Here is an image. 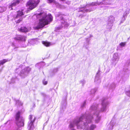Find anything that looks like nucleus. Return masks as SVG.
<instances>
[{"label":"nucleus","instance_id":"25","mask_svg":"<svg viewBox=\"0 0 130 130\" xmlns=\"http://www.w3.org/2000/svg\"><path fill=\"white\" fill-rule=\"evenodd\" d=\"M125 43L123 42H122L120 44V45L122 46H124V45H125Z\"/></svg>","mask_w":130,"mask_h":130},{"label":"nucleus","instance_id":"5","mask_svg":"<svg viewBox=\"0 0 130 130\" xmlns=\"http://www.w3.org/2000/svg\"><path fill=\"white\" fill-rule=\"evenodd\" d=\"M58 17L60 18L61 25L60 27H59L56 28L55 30L56 31H57L58 30L63 27H67L68 26V23L67 22H66L65 20H64L62 17V16L61 14H59L58 15Z\"/></svg>","mask_w":130,"mask_h":130},{"label":"nucleus","instance_id":"10","mask_svg":"<svg viewBox=\"0 0 130 130\" xmlns=\"http://www.w3.org/2000/svg\"><path fill=\"white\" fill-rule=\"evenodd\" d=\"M115 20L114 18L112 16H111L109 17L108 20V23L107 25L108 28L110 29L113 25V22Z\"/></svg>","mask_w":130,"mask_h":130},{"label":"nucleus","instance_id":"6","mask_svg":"<svg viewBox=\"0 0 130 130\" xmlns=\"http://www.w3.org/2000/svg\"><path fill=\"white\" fill-rule=\"evenodd\" d=\"M29 119V121L28 123V128L29 130H32L34 127L33 123L35 120V118L32 115H30Z\"/></svg>","mask_w":130,"mask_h":130},{"label":"nucleus","instance_id":"21","mask_svg":"<svg viewBox=\"0 0 130 130\" xmlns=\"http://www.w3.org/2000/svg\"><path fill=\"white\" fill-rule=\"evenodd\" d=\"M96 89H92L90 91V94H94V93L97 91Z\"/></svg>","mask_w":130,"mask_h":130},{"label":"nucleus","instance_id":"24","mask_svg":"<svg viewBox=\"0 0 130 130\" xmlns=\"http://www.w3.org/2000/svg\"><path fill=\"white\" fill-rule=\"evenodd\" d=\"M126 94L128 96H130V90L126 91Z\"/></svg>","mask_w":130,"mask_h":130},{"label":"nucleus","instance_id":"22","mask_svg":"<svg viewBox=\"0 0 130 130\" xmlns=\"http://www.w3.org/2000/svg\"><path fill=\"white\" fill-rule=\"evenodd\" d=\"M16 103L17 104L19 105H22L23 104V103L19 100L17 101Z\"/></svg>","mask_w":130,"mask_h":130},{"label":"nucleus","instance_id":"36","mask_svg":"<svg viewBox=\"0 0 130 130\" xmlns=\"http://www.w3.org/2000/svg\"><path fill=\"white\" fill-rule=\"evenodd\" d=\"M92 35H90V37H92Z\"/></svg>","mask_w":130,"mask_h":130},{"label":"nucleus","instance_id":"37","mask_svg":"<svg viewBox=\"0 0 130 130\" xmlns=\"http://www.w3.org/2000/svg\"><path fill=\"white\" fill-rule=\"evenodd\" d=\"M71 130H76V129L73 128Z\"/></svg>","mask_w":130,"mask_h":130},{"label":"nucleus","instance_id":"30","mask_svg":"<svg viewBox=\"0 0 130 130\" xmlns=\"http://www.w3.org/2000/svg\"><path fill=\"white\" fill-rule=\"evenodd\" d=\"M113 126L112 125H111L109 129V130H112L113 128Z\"/></svg>","mask_w":130,"mask_h":130},{"label":"nucleus","instance_id":"38","mask_svg":"<svg viewBox=\"0 0 130 130\" xmlns=\"http://www.w3.org/2000/svg\"><path fill=\"white\" fill-rule=\"evenodd\" d=\"M17 130H20V129H18Z\"/></svg>","mask_w":130,"mask_h":130},{"label":"nucleus","instance_id":"1","mask_svg":"<svg viewBox=\"0 0 130 130\" xmlns=\"http://www.w3.org/2000/svg\"><path fill=\"white\" fill-rule=\"evenodd\" d=\"M98 105L96 104H93L90 109L89 115L85 113L82 115L79 119L74 120L70 123L69 127H73L76 125L78 129H83L85 130H94L96 127L95 125L92 124L90 126L89 123L92 122L93 118H95L96 123H98L100 120V117L99 115V111L98 108Z\"/></svg>","mask_w":130,"mask_h":130},{"label":"nucleus","instance_id":"7","mask_svg":"<svg viewBox=\"0 0 130 130\" xmlns=\"http://www.w3.org/2000/svg\"><path fill=\"white\" fill-rule=\"evenodd\" d=\"M22 11H19L17 12V14L14 16V18L15 19V22L17 23H19L22 21V15L24 14Z\"/></svg>","mask_w":130,"mask_h":130},{"label":"nucleus","instance_id":"3","mask_svg":"<svg viewBox=\"0 0 130 130\" xmlns=\"http://www.w3.org/2000/svg\"><path fill=\"white\" fill-rule=\"evenodd\" d=\"M20 112L18 111L16 115L15 119L16 124L18 127H21L24 125V120L23 118L20 116Z\"/></svg>","mask_w":130,"mask_h":130},{"label":"nucleus","instance_id":"12","mask_svg":"<svg viewBox=\"0 0 130 130\" xmlns=\"http://www.w3.org/2000/svg\"><path fill=\"white\" fill-rule=\"evenodd\" d=\"M26 37L25 36L19 35L14 38V39L17 40H21L22 41H25V39Z\"/></svg>","mask_w":130,"mask_h":130},{"label":"nucleus","instance_id":"15","mask_svg":"<svg viewBox=\"0 0 130 130\" xmlns=\"http://www.w3.org/2000/svg\"><path fill=\"white\" fill-rule=\"evenodd\" d=\"M100 71L99 70L98 72L97 73L96 75L95 76V82H96L97 83H100L101 82V81L100 79H99V75L98 74L100 72Z\"/></svg>","mask_w":130,"mask_h":130},{"label":"nucleus","instance_id":"33","mask_svg":"<svg viewBox=\"0 0 130 130\" xmlns=\"http://www.w3.org/2000/svg\"><path fill=\"white\" fill-rule=\"evenodd\" d=\"M82 83V84H85V82L84 80H83L82 81H81Z\"/></svg>","mask_w":130,"mask_h":130},{"label":"nucleus","instance_id":"2","mask_svg":"<svg viewBox=\"0 0 130 130\" xmlns=\"http://www.w3.org/2000/svg\"><path fill=\"white\" fill-rule=\"evenodd\" d=\"M37 19H39V22L35 23L34 28L38 29L43 27L45 25L48 24L52 20V17L51 14L47 15L45 12H41L36 15Z\"/></svg>","mask_w":130,"mask_h":130},{"label":"nucleus","instance_id":"34","mask_svg":"<svg viewBox=\"0 0 130 130\" xmlns=\"http://www.w3.org/2000/svg\"><path fill=\"white\" fill-rule=\"evenodd\" d=\"M41 94L42 95H43V96H44V95H45V94H44V93H41Z\"/></svg>","mask_w":130,"mask_h":130},{"label":"nucleus","instance_id":"9","mask_svg":"<svg viewBox=\"0 0 130 130\" xmlns=\"http://www.w3.org/2000/svg\"><path fill=\"white\" fill-rule=\"evenodd\" d=\"M108 103V102L106 100L104 99L102 101V107L101 109V111L104 112L106 111Z\"/></svg>","mask_w":130,"mask_h":130},{"label":"nucleus","instance_id":"19","mask_svg":"<svg viewBox=\"0 0 130 130\" xmlns=\"http://www.w3.org/2000/svg\"><path fill=\"white\" fill-rule=\"evenodd\" d=\"M8 61L7 59H4L0 61V66L1 65H3L6 62Z\"/></svg>","mask_w":130,"mask_h":130},{"label":"nucleus","instance_id":"35","mask_svg":"<svg viewBox=\"0 0 130 130\" xmlns=\"http://www.w3.org/2000/svg\"><path fill=\"white\" fill-rule=\"evenodd\" d=\"M2 16L0 14V19L2 17Z\"/></svg>","mask_w":130,"mask_h":130},{"label":"nucleus","instance_id":"18","mask_svg":"<svg viewBox=\"0 0 130 130\" xmlns=\"http://www.w3.org/2000/svg\"><path fill=\"white\" fill-rule=\"evenodd\" d=\"M42 42L43 44H44L45 46L47 47L51 45L50 43L48 42L42 41Z\"/></svg>","mask_w":130,"mask_h":130},{"label":"nucleus","instance_id":"26","mask_svg":"<svg viewBox=\"0 0 130 130\" xmlns=\"http://www.w3.org/2000/svg\"><path fill=\"white\" fill-rule=\"evenodd\" d=\"M15 79L14 78H12L11 79V82L12 83H14L15 82Z\"/></svg>","mask_w":130,"mask_h":130},{"label":"nucleus","instance_id":"16","mask_svg":"<svg viewBox=\"0 0 130 130\" xmlns=\"http://www.w3.org/2000/svg\"><path fill=\"white\" fill-rule=\"evenodd\" d=\"M128 13H127L126 12H125L123 13V18H122V20L124 21L126 19V17Z\"/></svg>","mask_w":130,"mask_h":130},{"label":"nucleus","instance_id":"28","mask_svg":"<svg viewBox=\"0 0 130 130\" xmlns=\"http://www.w3.org/2000/svg\"><path fill=\"white\" fill-rule=\"evenodd\" d=\"M48 2L49 3H51L52 2H54V0H48Z\"/></svg>","mask_w":130,"mask_h":130},{"label":"nucleus","instance_id":"17","mask_svg":"<svg viewBox=\"0 0 130 130\" xmlns=\"http://www.w3.org/2000/svg\"><path fill=\"white\" fill-rule=\"evenodd\" d=\"M89 10L85 8H82L81 9H80V10L78 11L79 12L82 11L83 12H87Z\"/></svg>","mask_w":130,"mask_h":130},{"label":"nucleus","instance_id":"31","mask_svg":"<svg viewBox=\"0 0 130 130\" xmlns=\"http://www.w3.org/2000/svg\"><path fill=\"white\" fill-rule=\"evenodd\" d=\"M20 70L19 68H17L15 70V72H18V71L19 70Z\"/></svg>","mask_w":130,"mask_h":130},{"label":"nucleus","instance_id":"27","mask_svg":"<svg viewBox=\"0 0 130 130\" xmlns=\"http://www.w3.org/2000/svg\"><path fill=\"white\" fill-rule=\"evenodd\" d=\"M58 70V69L57 68H55L54 69L53 72H57Z\"/></svg>","mask_w":130,"mask_h":130},{"label":"nucleus","instance_id":"11","mask_svg":"<svg viewBox=\"0 0 130 130\" xmlns=\"http://www.w3.org/2000/svg\"><path fill=\"white\" fill-rule=\"evenodd\" d=\"M23 0H15L12 1L11 4L9 6V8L10 10H11L13 9L12 7L15 6L16 5H18L20 3V1H22Z\"/></svg>","mask_w":130,"mask_h":130},{"label":"nucleus","instance_id":"4","mask_svg":"<svg viewBox=\"0 0 130 130\" xmlns=\"http://www.w3.org/2000/svg\"><path fill=\"white\" fill-rule=\"evenodd\" d=\"M40 2V0H30L27 3V7L31 10L36 7Z\"/></svg>","mask_w":130,"mask_h":130},{"label":"nucleus","instance_id":"23","mask_svg":"<svg viewBox=\"0 0 130 130\" xmlns=\"http://www.w3.org/2000/svg\"><path fill=\"white\" fill-rule=\"evenodd\" d=\"M86 105V102L84 101L82 104L81 105V107L82 108L84 107Z\"/></svg>","mask_w":130,"mask_h":130},{"label":"nucleus","instance_id":"29","mask_svg":"<svg viewBox=\"0 0 130 130\" xmlns=\"http://www.w3.org/2000/svg\"><path fill=\"white\" fill-rule=\"evenodd\" d=\"M43 84L44 85H46V84H47V81H43Z\"/></svg>","mask_w":130,"mask_h":130},{"label":"nucleus","instance_id":"13","mask_svg":"<svg viewBox=\"0 0 130 130\" xmlns=\"http://www.w3.org/2000/svg\"><path fill=\"white\" fill-rule=\"evenodd\" d=\"M31 29V28L29 27L28 28L25 27H21L20 29V31L23 32H26L29 31Z\"/></svg>","mask_w":130,"mask_h":130},{"label":"nucleus","instance_id":"32","mask_svg":"<svg viewBox=\"0 0 130 130\" xmlns=\"http://www.w3.org/2000/svg\"><path fill=\"white\" fill-rule=\"evenodd\" d=\"M96 4H97L96 3H92V5H96Z\"/></svg>","mask_w":130,"mask_h":130},{"label":"nucleus","instance_id":"14","mask_svg":"<svg viewBox=\"0 0 130 130\" xmlns=\"http://www.w3.org/2000/svg\"><path fill=\"white\" fill-rule=\"evenodd\" d=\"M120 58V57L117 53H115L113 55V61L114 62L118 61Z\"/></svg>","mask_w":130,"mask_h":130},{"label":"nucleus","instance_id":"20","mask_svg":"<svg viewBox=\"0 0 130 130\" xmlns=\"http://www.w3.org/2000/svg\"><path fill=\"white\" fill-rule=\"evenodd\" d=\"M6 9V8L5 7L0 6V13L3 12Z\"/></svg>","mask_w":130,"mask_h":130},{"label":"nucleus","instance_id":"8","mask_svg":"<svg viewBox=\"0 0 130 130\" xmlns=\"http://www.w3.org/2000/svg\"><path fill=\"white\" fill-rule=\"evenodd\" d=\"M31 70V68L28 67L25 68L21 71L20 73V75L22 77H25Z\"/></svg>","mask_w":130,"mask_h":130}]
</instances>
